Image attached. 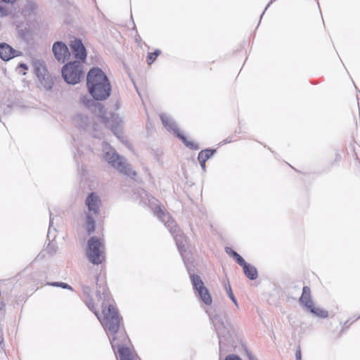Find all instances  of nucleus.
Returning <instances> with one entry per match:
<instances>
[{
  "label": "nucleus",
  "instance_id": "obj_1",
  "mask_svg": "<svg viewBox=\"0 0 360 360\" xmlns=\"http://www.w3.org/2000/svg\"><path fill=\"white\" fill-rule=\"evenodd\" d=\"M155 214L158 219L164 223L165 226L173 235L179 252L183 258L193 289L198 292L199 297L206 305H210L212 303V297L200 276L195 274L196 269L193 261L190 260V259H186L183 255V252L186 251L185 245L182 240L183 236L181 233H179L178 231L176 223L169 213H165L160 207L156 209Z\"/></svg>",
  "mask_w": 360,
  "mask_h": 360
},
{
  "label": "nucleus",
  "instance_id": "obj_2",
  "mask_svg": "<svg viewBox=\"0 0 360 360\" xmlns=\"http://www.w3.org/2000/svg\"><path fill=\"white\" fill-rule=\"evenodd\" d=\"M102 326L110 340L112 348L117 352L120 360H133L128 347L129 339L124 330L120 328V321L112 307L105 312V321Z\"/></svg>",
  "mask_w": 360,
  "mask_h": 360
},
{
  "label": "nucleus",
  "instance_id": "obj_3",
  "mask_svg": "<svg viewBox=\"0 0 360 360\" xmlns=\"http://www.w3.org/2000/svg\"><path fill=\"white\" fill-rule=\"evenodd\" d=\"M86 87L90 96L96 101L108 98L112 87L106 74L98 67H93L86 75Z\"/></svg>",
  "mask_w": 360,
  "mask_h": 360
},
{
  "label": "nucleus",
  "instance_id": "obj_4",
  "mask_svg": "<svg viewBox=\"0 0 360 360\" xmlns=\"http://www.w3.org/2000/svg\"><path fill=\"white\" fill-rule=\"evenodd\" d=\"M103 151L104 160L120 174L134 177L136 172L132 170L131 165L127 162V160L120 155L110 144L103 142Z\"/></svg>",
  "mask_w": 360,
  "mask_h": 360
},
{
  "label": "nucleus",
  "instance_id": "obj_5",
  "mask_svg": "<svg viewBox=\"0 0 360 360\" xmlns=\"http://www.w3.org/2000/svg\"><path fill=\"white\" fill-rule=\"evenodd\" d=\"M61 75L67 84H77L84 75L82 64L79 60L70 61L62 68Z\"/></svg>",
  "mask_w": 360,
  "mask_h": 360
},
{
  "label": "nucleus",
  "instance_id": "obj_6",
  "mask_svg": "<svg viewBox=\"0 0 360 360\" xmlns=\"http://www.w3.org/2000/svg\"><path fill=\"white\" fill-rule=\"evenodd\" d=\"M160 120L163 126L169 131L175 134L184 143L186 147L194 150L200 149V146L197 143L188 140L186 136L180 131L178 125L169 115L163 113L160 115Z\"/></svg>",
  "mask_w": 360,
  "mask_h": 360
},
{
  "label": "nucleus",
  "instance_id": "obj_7",
  "mask_svg": "<svg viewBox=\"0 0 360 360\" xmlns=\"http://www.w3.org/2000/svg\"><path fill=\"white\" fill-rule=\"evenodd\" d=\"M103 244L101 239L96 236H91L89 239L86 255L91 264L98 265L103 262Z\"/></svg>",
  "mask_w": 360,
  "mask_h": 360
},
{
  "label": "nucleus",
  "instance_id": "obj_8",
  "mask_svg": "<svg viewBox=\"0 0 360 360\" xmlns=\"http://www.w3.org/2000/svg\"><path fill=\"white\" fill-rule=\"evenodd\" d=\"M34 72L39 79L40 84L46 90H51L53 86V81L51 75L47 70L43 60H34L32 62Z\"/></svg>",
  "mask_w": 360,
  "mask_h": 360
},
{
  "label": "nucleus",
  "instance_id": "obj_9",
  "mask_svg": "<svg viewBox=\"0 0 360 360\" xmlns=\"http://www.w3.org/2000/svg\"><path fill=\"white\" fill-rule=\"evenodd\" d=\"M99 279L98 277H96V297L99 300H102V311L103 314V319L102 322L105 321V312L106 310H108L110 307H112L115 311L117 312V316L120 321H121L122 318L119 314L118 310L115 308V307L111 302V295L109 291L108 288L105 282L98 283Z\"/></svg>",
  "mask_w": 360,
  "mask_h": 360
},
{
  "label": "nucleus",
  "instance_id": "obj_10",
  "mask_svg": "<svg viewBox=\"0 0 360 360\" xmlns=\"http://www.w3.org/2000/svg\"><path fill=\"white\" fill-rule=\"evenodd\" d=\"M213 326L219 338V348L222 345H226L230 338L229 327L224 319L219 314H215L211 318Z\"/></svg>",
  "mask_w": 360,
  "mask_h": 360
},
{
  "label": "nucleus",
  "instance_id": "obj_11",
  "mask_svg": "<svg viewBox=\"0 0 360 360\" xmlns=\"http://www.w3.org/2000/svg\"><path fill=\"white\" fill-rule=\"evenodd\" d=\"M98 101H99L94 100L93 98H91L87 95L82 96L80 98L81 103L90 110L93 114L105 120V109L103 104L98 103Z\"/></svg>",
  "mask_w": 360,
  "mask_h": 360
},
{
  "label": "nucleus",
  "instance_id": "obj_12",
  "mask_svg": "<svg viewBox=\"0 0 360 360\" xmlns=\"http://www.w3.org/2000/svg\"><path fill=\"white\" fill-rule=\"evenodd\" d=\"M70 46L75 58L81 62V63H84L86 59L87 53L82 40L78 38H75L74 40L71 41Z\"/></svg>",
  "mask_w": 360,
  "mask_h": 360
},
{
  "label": "nucleus",
  "instance_id": "obj_13",
  "mask_svg": "<svg viewBox=\"0 0 360 360\" xmlns=\"http://www.w3.org/2000/svg\"><path fill=\"white\" fill-rule=\"evenodd\" d=\"M52 51L56 59L60 63H65L67 58L70 56L67 45L61 41H57L53 44Z\"/></svg>",
  "mask_w": 360,
  "mask_h": 360
},
{
  "label": "nucleus",
  "instance_id": "obj_14",
  "mask_svg": "<svg viewBox=\"0 0 360 360\" xmlns=\"http://www.w3.org/2000/svg\"><path fill=\"white\" fill-rule=\"evenodd\" d=\"M101 204V200L96 193L92 192L89 194L85 200V205L89 210L87 214L97 216L99 214Z\"/></svg>",
  "mask_w": 360,
  "mask_h": 360
},
{
  "label": "nucleus",
  "instance_id": "obj_15",
  "mask_svg": "<svg viewBox=\"0 0 360 360\" xmlns=\"http://www.w3.org/2000/svg\"><path fill=\"white\" fill-rule=\"evenodd\" d=\"M22 55V52L14 49L5 42L0 43V58L4 61H8Z\"/></svg>",
  "mask_w": 360,
  "mask_h": 360
},
{
  "label": "nucleus",
  "instance_id": "obj_16",
  "mask_svg": "<svg viewBox=\"0 0 360 360\" xmlns=\"http://www.w3.org/2000/svg\"><path fill=\"white\" fill-rule=\"evenodd\" d=\"M110 128L112 132L117 137L120 138L122 134V120L117 115H111Z\"/></svg>",
  "mask_w": 360,
  "mask_h": 360
},
{
  "label": "nucleus",
  "instance_id": "obj_17",
  "mask_svg": "<svg viewBox=\"0 0 360 360\" xmlns=\"http://www.w3.org/2000/svg\"><path fill=\"white\" fill-rule=\"evenodd\" d=\"M299 302L305 309H308L314 304L311 295V290L309 286H304L302 288V292L299 299Z\"/></svg>",
  "mask_w": 360,
  "mask_h": 360
},
{
  "label": "nucleus",
  "instance_id": "obj_18",
  "mask_svg": "<svg viewBox=\"0 0 360 360\" xmlns=\"http://www.w3.org/2000/svg\"><path fill=\"white\" fill-rule=\"evenodd\" d=\"M37 5L32 0H27L26 4L22 8V14L25 17L32 18L37 15Z\"/></svg>",
  "mask_w": 360,
  "mask_h": 360
},
{
  "label": "nucleus",
  "instance_id": "obj_19",
  "mask_svg": "<svg viewBox=\"0 0 360 360\" xmlns=\"http://www.w3.org/2000/svg\"><path fill=\"white\" fill-rule=\"evenodd\" d=\"M53 219H54V217H52V214L50 212L49 227V231H48V233H47V238L49 240V243L47 245L46 250L49 253H52V254H53L56 252V245L51 242L52 230H53L54 231H56V228L53 227Z\"/></svg>",
  "mask_w": 360,
  "mask_h": 360
},
{
  "label": "nucleus",
  "instance_id": "obj_20",
  "mask_svg": "<svg viewBox=\"0 0 360 360\" xmlns=\"http://www.w3.org/2000/svg\"><path fill=\"white\" fill-rule=\"evenodd\" d=\"M72 122L77 127L85 129L89 124V117L82 113H78L73 117Z\"/></svg>",
  "mask_w": 360,
  "mask_h": 360
},
{
  "label": "nucleus",
  "instance_id": "obj_21",
  "mask_svg": "<svg viewBox=\"0 0 360 360\" xmlns=\"http://www.w3.org/2000/svg\"><path fill=\"white\" fill-rule=\"evenodd\" d=\"M244 274L251 281L256 280L258 277V271L255 266L248 263L243 268Z\"/></svg>",
  "mask_w": 360,
  "mask_h": 360
},
{
  "label": "nucleus",
  "instance_id": "obj_22",
  "mask_svg": "<svg viewBox=\"0 0 360 360\" xmlns=\"http://www.w3.org/2000/svg\"><path fill=\"white\" fill-rule=\"evenodd\" d=\"M96 216L92 214H86V230L88 235H91L95 231V219Z\"/></svg>",
  "mask_w": 360,
  "mask_h": 360
},
{
  "label": "nucleus",
  "instance_id": "obj_23",
  "mask_svg": "<svg viewBox=\"0 0 360 360\" xmlns=\"http://www.w3.org/2000/svg\"><path fill=\"white\" fill-rule=\"evenodd\" d=\"M310 313L313 314L314 316L320 317V318H327L328 316V311L316 307L314 306V304L312 305V307H310L309 308L307 309Z\"/></svg>",
  "mask_w": 360,
  "mask_h": 360
},
{
  "label": "nucleus",
  "instance_id": "obj_24",
  "mask_svg": "<svg viewBox=\"0 0 360 360\" xmlns=\"http://www.w3.org/2000/svg\"><path fill=\"white\" fill-rule=\"evenodd\" d=\"M216 149L212 148H206L205 150H202L198 155V160H204V161H207L210 159L214 153H216Z\"/></svg>",
  "mask_w": 360,
  "mask_h": 360
},
{
  "label": "nucleus",
  "instance_id": "obj_25",
  "mask_svg": "<svg viewBox=\"0 0 360 360\" xmlns=\"http://www.w3.org/2000/svg\"><path fill=\"white\" fill-rule=\"evenodd\" d=\"M85 302H86V305L87 306V307L91 311H93L95 315L96 316V317L98 318V319L100 321V322L101 323V321H103V320L101 319L100 318V315H99V313L98 311L95 308V306H94V302L93 301V299L92 297H86V300H85Z\"/></svg>",
  "mask_w": 360,
  "mask_h": 360
},
{
  "label": "nucleus",
  "instance_id": "obj_26",
  "mask_svg": "<svg viewBox=\"0 0 360 360\" xmlns=\"http://www.w3.org/2000/svg\"><path fill=\"white\" fill-rule=\"evenodd\" d=\"M161 53V51L160 49H155L153 53H148L146 57V62L148 65H151L156 60L158 56H159Z\"/></svg>",
  "mask_w": 360,
  "mask_h": 360
},
{
  "label": "nucleus",
  "instance_id": "obj_27",
  "mask_svg": "<svg viewBox=\"0 0 360 360\" xmlns=\"http://www.w3.org/2000/svg\"><path fill=\"white\" fill-rule=\"evenodd\" d=\"M225 288H226V291L227 292V295L229 296V297L231 299V300L233 302V304L237 307H238V301L235 297V295H233V292L232 291V289H231V287L229 284V283L228 282V284L225 286Z\"/></svg>",
  "mask_w": 360,
  "mask_h": 360
},
{
  "label": "nucleus",
  "instance_id": "obj_28",
  "mask_svg": "<svg viewBox=\"0 0 360 360\" xmlns=\"http://www.w3.org/2000/svg\"><path fill=\"white\" fill-rule=\"evenodd\" d=\"M48 285L53 287H60L63 289H68L72 290V288L69 284L63 282H51L48 283Z\"/></svg>",
  "mask_w": 360,
  "mask_h": 360
},
{
  "label": "nucleus",
  "instance_id": "obj_29",
  "mask_svg": "<svg viewBox=\"0 0 360 360\" xmlns=\"http://www.w3.org/2000/svg\"><path fill=\"white\" fill-rule=\"evenodd\" d=\"M233 259L236 261V262L243 268L248 264V262H246L245 259L239 254L236 255Z\"/></svg>",
  "mask_w": 360,
  "mask_h": 360
},
{
  "label": "nucleus",
  "instance_id": "obj_30",
  "mask_svg": "<svg viewBox=\"0 0 360 360\" xmlns=\"http://www.w3.org/2000/svg\"><path fill=\"white\" fill-rule=\"evenodd\" d=\"M82 292L85 297H91V288L89 285H82Z\"/></svg>",
  "mask_w": 360,
  "mask_h": 360
},
{
  "label": "nucleus",
  "instance_id": "obj_31",
  "mask_svg": "<svg viewBox=\"0 0 360 360\" xmlns=\"http://www.w3.org/2000/svg\"><path fill=\"white\" fill-rule=\"evenodd\" d=\"M225 251L227 255H229L230 257L234 258L236 255H238V253L236 252L235 250H233L231 248L226 247Z\"/></svg>",
  "mask_w": 360,
  "mask_h": 360
},
{
  "label": "nucleus",
  "instance_id": "obj_32",
  "mask_svg": "<svg viewBox=\"0 0 360 360\" xmlns=\"http://www.w3.org/2000/svg\"><path fill=\"white\" fill-rule=\"evenodd\" d=\"M0 15L1 17H6V16L8 15V12L7 11V9L5 7L1 6H0Z\"/></svg>",
  "mask_w": 360,
  "mask_h": 360
},
{
  "label": "nucleus",
  "instance_id": "obj_33",
  "mask_svg": "<svg viewBox=\"0 0 360 360\" xmlns=\"http://www.w3.org/2000/svg\"><path fill=\"white\" fill-rule=\"evenodd\" d=\"M224 360H242L239 356L235 354H229L226 356Z\"/></svg>",
  "mask_w": 360,
  "mask_h": 360
},
{
  "label": "nucleus",
  "instance_id": "obj_34",
  "mask_svg": "<svg viewBox=\"0 0 360 360\" xmlns=\"http://www.w3.org/2000/svg\"><path fill=\"white\" fill-rule=\"evenodd\" d=\"M295 360H302V353L300 347H297L295 352Z\"/></svg>",
  "mask_w": 360,
  "mask_h": 360
},
{
  "label": "nucleus",
  "instance_id": "obj_35",
  "mask_svg": "<svg viewBox=\"0 0 360 360\" xmlns=\"http://www.w3.org/2000/svg\"><path fill=\"white\" fill-rule=\"evenodd\" d=\"M246 354L248 360H258L250 351L246 350Z\"/></svg>",
  "mask_w": 360,
  "mask_h": 360
},
{
  "label": "nucleus",
  "instance_id": "obj_36",
  "mask_svg": "<svg viewBox=\"0 0 360 360\" xmlns=\"http://www.w3.org/2000/svg\"><path fill=\"white\" fill-rule=\"evenodd\" d=\"M198 160V162L200 163V165L202 171L205 172L206 171V165H205L206 162L204 161V160Z\"/></svg>",
  "mask_w": 360,
  "mask_h": 360
},
{
  "label": "nucleus",
  "instance_id": "obj_37",
  "mask_svg": "<svg viewBox=\"0 0 360 360\" xmlns=\"http://www.w3.org/2000/svg\"><path fill=\"white\" fill-rule=\"evenodd\" d=\"M18 68L27 70H28V66L25 63H21L18 65Z\"/></svg>",
  "mask_w": 360,
  "mask_h": 360
},
{
  "label": "nucleus",
  "instance_id": "obj_38",
  "mask_svg": "<svg viewBox=\"0 0 360 360\" xmlns=\"http://www.w3.org/2000/svg\"><path fill=\"white\" fill-rule=\"evenodd\" d=\"M232 141H233L231 137H228L222 141V143H231Z\"/></svg>",
  "mask_w": 360,
  "mask_h": 360
},
{
  "label": "nucleus",
  "instance_id": "obj_39",
  "mask_svg": "<svg viewBox=\"0 0 360 360\" xmlns=\"http://www.w3.org/2000/svg\"><path fill=\"white\" fill-rule=\"evenodd\" d=\"M1 1L4 2V3H8V4H13L14 2L16 1V0H1Z\"/></svg>",
  "mask_w": 360,
  "mask_h": 360
},
{
  "label": "nucleus",
  "instance_id": "obj_40",
  "mask_svg": "<svg viewBox=\"0 0 360 360\" xmlns=\"http://www.w3.org/2000/svg\"><path fill=\"white\" fill-rule=\"evenodd\" d=\"M349 320L346 321L344 323V326H345V327L348 328V327L350 326V324L349 323Z\"/></svg>",
  "mask_w": 360,
  "mask_h": 360
},
{
  "label": "nucleus",
  "instance_id": "obj_41",
  "mask_svg": "<svg viewBox=\"0 0 360 360\" xmlns=\"http://www.w3.org/2000/svg\"><path fill=\"white\" fill-rule=\"evenodd\" d=\"M140 40H141V37H140V36H139V35H137V36H136V41H140Z\"/></svg>",
  "mask_w": 360,
  "mask_h": 360
},
{
  "label": "nucleus",
  "instance_id": "obj_42",
  "mask_svg": "<svg viewBox=\"0 0 360 360\" xmlns=\"http://www.w3.org/2000/svg\"><path fill=\"white\" fill-rule=\"evenodd\" d=\"M74 158H75V161L77 162H78V160H77V158L76 155H75Z\"/></svg>",
  "mask_w": 360,
  "mask_h": 360
},
{
  "label": "nucleus",
  "instance_id": "obj_43",
  "mask_svg": "<svg viewBox=\"0 0 360 360\" xmlns=\"http://www.w3.org/2000/svg\"><path fill=\"white\" fill-rule=\"evenodd\" d=\"M94 136L96 137V138H98V139H101V136H97L96 134H94Z\"/></svg>",
  "mask_w": 360,
  "mask_h": 360
},
{
  "label": "nucleus",
  "instance_id": "obj_44",
  "mask_svg": "<svg viewBox=\"0 0 360 360\" xmlns=\"http://www.w3.org/2000/svg\"><path fill=\"white\" fill-rule=\"evenodd\" d=\"M4 307H5V304H2V306H1V307L0 308V309L1 310V309H4Z\"/></svg>",
  "mask_w": 360,
  "mask_h": 360
},
{
  "label": "nucleus",
  "instance_id": "obj_45",
  "mask_svg": "<svg viewBox=\"0 0 360 360\" xmlns=\"http://www.w3.org/2000/svg\"><path fill=\"white\" fill-rule=\"evenodd\" d=\"M55 238H56V235H53V236L52 240H53L55 239Z\"/></svg>",
  "mask_w": 360,
  "mask_h": 360
},
{
  "label": "nucleus",
  "instance_id": "obj_46",
  "mask_svg": "<svg viewBox=\"0 0 360 360\" xmlns=\"http://www.w3.org/2000/svg\"><path fill=\"white\" fill-rule=\"evenodd\" d=\"M359 319H360V315L359 316H357L355 320H357Z\"/></svg>",
  "mask_w": 360,
  "mask_h": 360
},
{
  "label": "nucleus",
  "instance_id": "obj_47",
  "mask_svg": "<svg viewBox=\"0 0 360 360\" xmlns=\"http://www.w3.org/2000/svg\"><path fill=\"white\" fill-rule=\"evenodd\" d=\"M77 153L79 154L80 151H79V148H77Z\"/></svg>",
  "mask_w": 360,
  "mask_h": 360
}]
</instances>
